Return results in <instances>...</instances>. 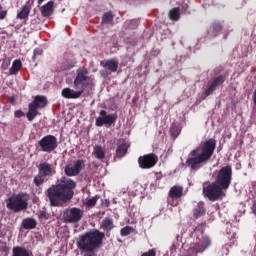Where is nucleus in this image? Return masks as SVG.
<instances>
[{
	"instance_id": "nucleus-1",
	"label": "nucleus",
	"mask_w": 256,
	"mask_h": 256,
	"mask_svg": "<svg viewBox=\"0 0 256 256\" xmlns=\"http://www.w3.org/2000/svg\"><path fill=\"white\" fill-rule=\"evenodd\" d=\"M215 146V139L201 142L199 147L190 152L189 157L186 160V165L190 167L192 171H198V169H201V167L213 157Z\"/></svg>"
},
{
	"instance_id": "nucleus-2",
	"label": "nucleus",
	"mask_w": 256,
	"mask_h": 256,
	"mask_svg": "<svg viewBox=\"0 0 256 256\" xmlns=\"http://www.w3.org/2000/svg\"><path fill=\"white\" fill-rule=\"evenodd\" d=\"M77 187V183L69 178H62L60 183L48 189L47 195L53 207H59L63 201L73 199V189Z\"/></svg>"
},
{
	"instance_id": "nucleus-3",
	"label": "nucleus",
	"mask_w": 256,
	"mask_h": 256,
	"mask_svg": "<svg viewBox=\"0 0 256 256\" xmlns=\"http://www.w3.org/2000/svg\"><path fill=\"white\" fill-rule=\"evenodd\" d=\"M103 239H105V233L99 230H93L79 236L77 247L85 253L84 256H97L95 255V251L101 247Z\"/></svg>"
},
{
	"instance_id": "nucleus-4",
	"label": "nucleus",
	"mask_w": 256,
	"mask_h": 256,
	"mask_svg": "<svg viewBox=\"0 0 256 256\" xmlns=\"http://www.w3.org/2000/svg\"><path fill=\"white\" fill-rule=\"evenodd\" d=\"M27 201H29L27 194L13 195L6 200V207L10 211H14V213H19L27 209Z\"/></svg>"
},
{
	"instance_id": "nucleus-5",
	"label": "nucleus",
	"mask_w": 256,
	"mask_h": 256,
	"mask_svg": "<svg viewBox=\"0 0 256 256\" xmlns=\"http://www.w3.org/2000/svg\"><path fill=\"white\" fill-rule=\"evenodd\" d=\"M57 171L55 170V166L49 164L48 162H41L38 165V175L34 178V183L37 187L43 185L46 179L49 177H53Z\"/></svg>"
},
{
	"instance_id": "nucleus-6",
	"label": "nucleus",
	"mask_w": 256,
	"mask_h": 256,
	"mask_svg": "<svg viewBox=\"0 0 256 256\" xmlns=\"http://www.w3.org/2000/svg\"><path fill=\"white\" fill-rule=\"evenodd\" d=\"M231 179H233V170L231 166H225L216 172L214 183L227 191L231 185Z\"/></svg>"
},
{
	"instance_id": "nucleus-7",
	"label": "nucleus",
	"mask_w": 256,
	"mask_h": 256,
	"mask_svg": "<svg viewBox=\"0 0 256 256\" xmlns=\"http://www.w3.org/2000/svg\"><path fill=\"white\" fill-rule=\"evenodd\" d=\"M211 246V239L209 237L201 234L197 237L194 243L190 244L188 249L189 256H197L199 253H204L206 249H209Z\"/></svg>"
},
{
	"instance_id": "nucleus-8",
	"label": "nucleus",
	"mask_w": 256,
	"mask_h": 256,
	"mask_svg": "<svg viewBox=\"0 0 256 256\" xmlns=\"http://www.w3.org/2000/svg\"><path fill=\"white\" fill-rule=\"evenodd\" d=\"M225 191L223 188L218 186L215 182L203 186V193L209 201H218L221 197H225Z\"/></svg>"
},
{
	"instance_id": "nucleus-9",
	"label": "nucleus",
	"mask_w": 256,
	"mask_h": 256,
	"mask_svg": "<svg viewBox=\"0 0 256 256\" xmlns=\"http://www.w3.org/2000/svg\"><path fill=\"white\" fill-rule=\"evenodd\" d=\"M77 75L74 79V87L77 91H85V88L89 86V70L85 67H80L76 71Z\"/></svg>"
},
{
	"instance_id": "nucleus-10",
	"label": "nucleus",
	"mask_w": 256,
	"mask_h": 256,
	"mask_svg": "<svg viewBox=\"0 0 256 256\" xmlns=\"http://www.w3.org/2000/svg\"><path fill=\"white\" fill-rule=\"evenodd\" d=\"M81 219H83V210H81V208H67L63 212V220L65 223H79Z\"/></svg>"
},
{
	"instance_id": "nucleus-11",
	"label": "nucleus",
	"mask_w": 256,
	"mask_h": 256,
	"mask_svg": "<svg viewBox=\"0 0 256 256\" xmlns=\"http://www.w3.org/2000/svg\"><path fill=\"white\" fill-rule=\"evenodd\" d=\"M57 145V138L53 135L44 136L38 142V147L43 153H51L52 151H55Z\"/></svg>"
},
{
	"instance_id": "nucleus-12",
	"label": "nucleus",
	"mask_w": 256,
	"mask_h": 256,
	"mask_svg": "<svg viewBox=\"0 0 256 256\" xmlns=\"http://www.w3.org/2000/svg\"><path fill=\"white\" fill-rule=\"evenodd\" d=\"M117 121V113L108 114L105 110H101L99 117L96 119V127H103V125H113Z\"/></svg>"
},
{
	"instance_id": "nucleus-13",
	"label": "nucleus",
	"mask_w": 256,
	"mask_h": 256,
	"mask_svg": "<svg viewBox=\"0 0 256 256\" xmlns=\"http://www.w3.org/2000/svg\"><path fill=\"white\" fill-rule=\"evenodd\" d=\"M100 65L104 68V70H100V75L104 79L109 77L111 73H115L119 67V62L111 59V60H105L101 61Z\"/></svg>"
},
{
	"instance_id": "nucleus-14",
	"label": "nucleus",
	"mask_w": 256,
	"mask_h": 256,
	"mask_svg": "<svg viewBox=\"0 0 256 256\" xmlns=\"http://www.w3.org/2000/svg\"><path fill=\"white\" fill-rule=\"evenodd\" d=\"M83 167H85V162L83 160H77L66 165L64 171L67 177H77L83 171Z\"/></svg>"
},
{
	"instance_id": "nucleus-15",
	"label": "nucleus",
	"mask_w": 256,
	"mask_h": 256,
	"mask_svg": "<svg viewBox=\"0 0 256 256\" xmlns=\"http://www.w3.org/2000/svg\"><path fill=\"white\" fill-rule=\"evenodd\" d=\"M141 169H151L157 165V156L155 154H148L138 159Z\"/></svg>"
},
{
	"instance_id": "nucleus-16",
	"label": "nucleus",
	"mask_w": 256,
	"mask_h": 256,
	"mask_svg": "<svg viewBox=\"0 0 256 256\" xmlns=\"http://www.w3.org/2000/svg\"><path fill=\"white\" fill-rule=\"evenodd\" d=\"M131 147L125 139H120L117 142V149H116V157H125L127 155V150Z\"/></svg>"
},
{
	"instance_id": "nucleus-17",
	"label": "nucleus",
	"mask_w": 256,
	"mask_h": 256,
	"mask_svg": "<svg viewBox=\"0 0 256 256\" xmlns=\"http://www.w3.org/2000/svg\"><path fill=\"white\" fill-rule=\"evenodd\" d=\"M61 94L64 99H79V97L83 95V91H75L71 88H64Z\"/></svg>"
},
{
	"instance_id": "nucleus-18",
	"label": "nucleus",
	"mask_w": 256,
	"mask_h": 256,
	"mask_svg": "<svg viewBox=\"0 0 256 256\" xmlns=\"http://www.w3.org/2000/svg\"><path fill=\"white\" fill-rule=\"evenodd\" d=\"M222 83H225V78L223 76H218L214 78L212 81V84L209 86V88L206 90V95H211L219 85H222Z\"/></svg>"
},
{
	"instance_id": "nucleus-19",
	"label": "nucleus",
	"mask_w": 256,
	"mask_h": 256,
	"mask_svg": "<svg viewBox=\"0 0 256 256\" xmlns=\"http://www.w3.org/2000/svg\"><path fill=\"white\" fill-rule=\"evenodd\" d=\"M169 197L171 199H179L183 197V186L174 185L169 190Z\"/></svg>"
},
{
	"instance_id": "nucleus-20",
	"label": "nucleus",
	"mask_w": 256,
	"mask_h": 256,
	"mask_svg": "<svg viewBox=\"0 0 256 256\" xmlns=\"http://www.w3.org/2000/svg\"><path fill=\"white\" fill-rule=\"evenodd\" d=\"M53 5H55V3L53 1H49L46 5L40 8L43 17H51V15H53Z\"/></svg>"
},
{
	"instance_id": "nucleus-21",
	"label": "nucleus",
	"mask_w": 256,
	"mask_h": 256,
	"mask_svg": "<svg viewBox=\"0 0 256 256\" xmlns=\"http://www.w3.org/2000/svg\"><path fill=\"white\" fill-rule=\"evenodd\" d=\"M31 13V5L29 3L22 6L21 10L17 13V19H27Z\"/></svg>"
},
{
	"instance_id": "nucleus-22",
	"label": "nucleus",
	"mask_w": 256,
	"mask_h": 256,
	"mask_svg": "<svg viewBox=\"0 0 256 256\" xmlns=\"http://www.w3.org/2000/svg\"><path fill=\"white\" fill-rule=\"evenodd\" d=\"M205 215V204L203 202L198 203L193 209V216L195 219L203 217Z\"/></svg>"
},
{
	"instance_id": "nucleus-23",
	"label": "nucleus",
	"mask_w": 256,
	"mask_h": 256,
	"mask_svg": "<svg viewBox=\"0 0 256 256\" xmlns=\"http://www.w3.org/2000/svg\"><path fill=\"white\" fill-rule=\"evenodd\" d=\"M32 105H35L38 109H43L47 105V98L44 96H35Z\"/></svg>"
},
{
	"instance_id": "nucleus-24",
	"label": "nucleus",
	"mask_w": 256,
	"mask_h": 256,
	"mask_svg": "<svg viewBox=\"0 0 256 256\" xmlns=\"http://www.w3.org/2000/svg\"><path fill=\"white\" fill-rule=\"evenodd\" d=\"M21 67H23V63H21V60H14L8 75H17V73L21 71Z\"/></svg>"
},
{
	"instance_id": "nucleus-25",
	"label": "nucleus",
	"mask_w": 256,
	"mask_h": 256,
	"mask_svg": "<svg viewBox=\"0 0 256 256\" xmlns=\"http://www.w3.org/2000/svg\"><path fill=\"white\" fill-rule=\"evenodd\" d=\"M23 229H35L37 227V220L33 218H26L22 221Z\"/></svg>"
},
{
	"instance_id": "nucleus-26",
	"label": "nucleus",
	"mask_w": 256,
	"mask_h": 256,
	"mask_svg": "<svg viewBox=\"0 0 256 256\" xmlns=\"http://www.w3.org/2000/svg\"><path fill=\"white\" fill-rule=\"evenodd\" d=\"M37 107L35 104L30 103L29 104V111L27 113V119L28 121H33L37 115H39V112L37 111Z\"/></svg>"
},
{
	"instance_id": "nucleus-27",
	"label": "nucleus",
	"mask_w": 256,
	"mask_h": 256,
	"mask_svg": "<svg viewBox=\"0 0 256 256\" xmlns=\"http://www.w3.org/2000/svg\"><path fill=\"white\" fill-rule=\"evenodd\" d=\"M92 155L99 161H102V159H105V150L101 146H95Z\"/></svg>"
},
{
	"instance_id": "nucleus-28",
	"label": "nucleus",
	"mask_w": 256,
	"mask_h": 256,
	"mask_svg": "<svg viewBox=\"0 0 256 256\" xmlns=\"http://www.w3.org/2000/svg\"><path fill=\"white\" fill-rule=\"evenodd\" d=\"M101 229L104 231H111L115 225L113 224V219L111 218H104L100 225Z\"/></svg>"
},
{
	"instance_id": "nucleus-29",
	"label": "nucleus",
	"mask_w": 256,
	"mask_h": 256,
	"mask_svg": "<svg viewBox=\"0 0 256 256\" xmlns=\"http://www.w3.org/2000/svg\"><path fill=\"white\" fill-rule=\"evenodd\" d=\"M180 15L179 8H174L169 13V17L172 21H179Z\"/></svg>"
},
{
	"instance_id": "nucleus-30",
	"label": "nucleus",
	"mask_w": 256,
	"mask_h": 256,
	"mask_svg": "<svg viewBox=\"0 0 256 256\" xmlns=\"http://www.w3.org/2000/svg\"><path fill=\"white\" fill-rule=\"evenodd\" d=\"M97 201H99L98 196H94L92 198H87L85 205H87V207H95V205H97Z\"/></svg>"
},
{
	"instance_id": "nucleus-31",
	"label": "nucleus",
	"mask_w": 256,
	"mask_h": 256,
	"mask_svg": "<svg viewBox=\"0 0 256 256\" xmlns=\"http://www.w3.org/2000/svg\"><path fill=\"white\" fill-rule=\"evenodd\" d=\"M170 133L174 138H177L179 137V133H181V129L177 125H172Z\"/></svg>"
},
{
	"instance_id": "nucleus-32",
	"label": "nucleus",
	"mask_w": 256,
	"mask_h": 256,
	"mask_svg": "<svg viewBox=\"0 0 256 256\" xmlns=\"http://www.w3.org/2000/svg\"><path fill=\"white\" fill-rule=\"evenodd\" d=\"M132 232H133V228H131L129 226H126V227L121 229L120 235L122 237H127V235H131Z\"/></svg>"
},
{
	"instance_id": "nucleus-33",
	"label": "nucleus",
	"mask_w": 256,
	"mask_h": 256,
	"mask_svg": "<svg viewBox=\"0 0 256 256\" xmlns=\"http://www.w3.org/2000/svg\"><path fill=\"white\" fill-rule=\"evenodd\" d=\"M102 21H103V23H111L113 21V14H111L109 12L104 14Z\"/></svg>"
},
{
	"instance_id": "nucleus-34",
	"label": "nucleus",
	"mask_w": 256,
	"mask_h": 256,
	"mask_svg": "<svg viewBox=\"0 0 256 256\" xmlns=\"http://www.w3.org/2000/svg\"><path fill=\"white\" fill-rule=\"evenodd\" d=\"M39 219H41L42 221H47V219H49V214H47L46 211L42 210L39 213Z\"/></svg>"
},
{
	"instance_id": "nucleus-35",
	"label": "nucleus",
	"mask_w": 256,
	"mask_h": 256,
	"mask_svg": "<svg viewBox=\"0 0 256 256\" xmlns=\"http://www.w3.org/2000/svg\"><path fill=\"white\" fill-rule=\"evenodd\" d=\"M157 252L155 249H150L148 252H144L141 254V256H156Z\"/></svg>"
},
{
	"instance_id": "nucleus-36",
	"label": "nucleus",
	"mask_w": 256,
	"mask_h": 256,
	"mask_svg": "<svg viewBox=\"0 0 256 256\" xmlns=\"http://www.w3.org/2000/svg\"><path fill=\"white\" fill-rule=\"evenodd\" d=\"M9 65H11V62H9V61H4V62L2 63V69H4V71L7 70V69H9Z\"/></svg>"
},
{
	"instance_id": "nucleus-37",
	"label": "nucleus",
	"mask_w": 256,
	"mask_h": 256,
	"mask_svg": "<svg viewBox=\"0 0 256 256\" xmlns=\"http://www.w3.org/2000/svg\"><path fill=\"white\" fill-rule=\"evenodd\" d=\"M130 23L133 25V26H130V29H135V27L139 25V20H131Z\"/></svg>"
},
{
	"instance_id": "nucleus-38",
	"label": "nucleus",
	"mask_w": 256,
	"mask_h": 256,
	"mask_svg": "<svg viewBox=\"0 0 256 256\" xmlns=\"http://www.w3.org/2000/svg\"><path fill=\"white\" fill-rule=\"evenodd\" d=\"M42 53H43V50L37 48L34 50V57H37V55H42Z\"/></svg>"
},
{
	"instance_id": "nucleus-39",
	"label": "nucleus",
	"mask_w": 256,
	"mask_h": 256,
	"mask_svg": "<svg viewBox=\"0 0 256 256\" xmlns=\"http://www.w3.org/2000/svg\"><path fill=\"white\" fill-rule=\"evenodd\" d=\"M7 17V11L0 12V20H3Z\"/></svg>"
},
{
	"instance_id": "nucleus-40",
	"label": "nucleus",
	"mask_w": 256,
	"mask_h": 256,
	"mask_svg": "<svg viewBox=\"0 0 256 256\" xmlns=\"http://www.w3.org/2000/svg\"><path fill=\"white\" fill-rule=\"evenodd\" d=\"M15 117H23V112L20 111V110H17V111L15 112Z\"/></svg>"
},
{
	"instance_id": "nucleus-41",
	"label": "nucleus",
	"mask_w": 256,
	"mask_h": 256,
	"mask_svg": "<svg viewBox=\"0 0 256 256\" xmlns=\"http://www.w3.org/2000/svg\"><path fill=\"white\" fill-rule=\"evenodd\" d=\"M173 251H177V246H175V244L171 246V252L173 253Z\"/></svg>"
},
{
	"instance_id": "nucleus-42",
	"label": "nucleus",
	"mask_w": 256,
	"mask_h": 256,
	"mask_svg": "<svg viewBox=\"0 0 256 256\" xmlns=\"http://www.w3.org/2000/svg\"><path fill=\"white\" fill-rule=\"evenodd\" d=\"M76 64H77V62H72V64L70 65V69L75 67Z\"/></svg>"
},
{
	"instance_id": "nucleus-43",
	"label": "nucleus",
	"mask_w": 256,
	"mask_h": 256,
	"mask_svg": "<svg viewBox=\"0 0 256 256\" xmlns=\"http://www.w3.org/2000/svg\"><path fill=\"white\" fill-rule=\"evenodd\" d=\"M224 249H225V254L229 255V249L227 247H225Z\"/></svg>"
},
{
	"instance_id": "nucleus-44",
	"label": "nucleus",
	"mask_w": 256,
	"mask_h": 256,
	"mask_svg": "<svg viewBox=\"0 0 256 256\" xmlns=\"http://www.w3.org/2000/svg\"><path fill=\"white\" fill-rule=\"evenodd\" d=\"M45 0H38V5H41Z\"/></svg>"
},
{
	"instance_id": "nucleus-45",
	"label": "nucleus",
	"mask_w": 256,
	"mask_h": 256,
	"mask_svg": "<svg viewBox=\"0 0 256 256\" xmlns=\"http://www.w3.org/2000/svg\"><path fill=\"white\" fill-rule=\"evenodd\" d=\"M214 29H216V30H221V26H220V25H217Z\"/></svg>"
},
{
	"instance_id": "nucleus-46",
	"label": "nucleus",
	"mask_w": 256,
	"mask_h": 256,
	"mask_svg": "<svg viewBox=\"0 0 256 256\" xmlns=\"http://www.w3.org/2000/svg\"><path fill=\"white\" fill-rule=\"evenodd\" d=\"M106 207H109V203L107 202V200H106Z\"/></svg>"
},
{
	"instance_id": "nucleus-47",
	"label": "nucleus",
	"mask_w": 256,
	"mask_h": 256,
	"mask_svg": "<svg viewBox=\"0 0 256 256\" xmlns=\"http://www.w3.org/2000/svg\"><path fill=\"white\" fill-rule=\"evenodd\" d=\"M3 9V6L0 5V11Z\"/></svg>"
},
{
	"instance_id": "nucleus-48",
	"label": "nucleus",
	"mask_w": 256,
	"mask_h": 256,
	"mask_svg": "<svg viewBox=\"0 0 256 256\" xmlns=\"http://www.w3.org/2000/svg\"><path fill=\"white\" fill-rule=\"evenodd\" d=\"M184 7H185V9H187V7H188V6H187V4H185V6H184Z\"/></svg>"
}]
</instances>
